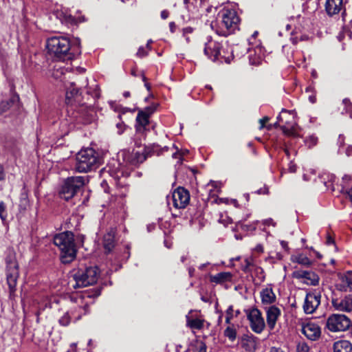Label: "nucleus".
<instances>
[{
    "label": "nucleus",
    "instance_id": "1",
    "mask_svg": "<svg viewBox=\"0 0 352 352\" xmlns=\"http://www.w3.org/2000/svg\"><path fill=\"white\" fill-rule=\"evenodd\" d=\"M65 102L67 113L71 121L76 123L88 124L91 122L94 116V110L89 106L82 102V96L75 83L71 82L67 87Z\"/></svg>",
    "mask_w": 352,
    "mask_h": 352
},
{
    "label": "nucleus",
    "instance_id": "2",
    "mask_svg": "<svg viewBox=\"0 0 352 352\" xmlns=\"http://www.w3.org/2000/svg\"><path fill=\"white\" fill-rule=\"evenodd\" d=\"M47 49L50 56L62 61L72 60L81 52L79 43L72 46L69 38L65 36H52L48 38Z\"/></svg>",
    "mask_w": 352,
    "mask_h": 352
},
{
    "label": "nucleus",
    "instance_id": "3",
    "mask_svg": "<svg viewBox=\"0 0 352 352\" xmlns=\"http://www.w3.org/2000/svg\"><path fill=\"white\" fill-rule=\"evenodd\" d=\"M54 243L60 251V260L63 263H69L74 260L77 249L74 242V235L70 231L60 232L54 237Z\"/></svg>",
    "mask_w": 352,
    "mask_h": 352
},
{
    "label": "nucleus",
    "instance_id": "4",
    "mask_svg": "<svg viewBox=\"0 0 352 352\" xmlns=\"http://www.w3.org/2000/svg\"><path fill=\"white\" fill-rule=\"evenodd\" d=\"M98 275V269L96 266L78 269L73 272V280L69 282V285L77 289L93 285L97 282Z\"/></svg>",
    "mask_w": 352,
    "mask_h": 352
},
{
    "label": "nucleus",
    "instance_id": "5",
    "mask_svg": "<svg viewBox=\"0 0 352 352\" xmlns=\"http://www.w3.org/2000/svg\"><path fill=\"white\" fill-rule=\"evenodd\" d=\"M221 21L219 24L217 33L227 36L239 30L240 18L234 9H223L221 11Z\"/></svg>",
    "mask_w": 352,
    "mask_h": 352
},
{
    "label": "nucleus",
    "instance_id": "6",
    "mask_svg": "<svg viewBox=\"0 0 352 352\" xmlns=\"http://www.w3.org/2000/svg\"><path fill=\"white\" fill-rule=\"evenodd\" d=\"M98 165V155L92 148H87L78 153L75 166L76 171L87 173L96 169Z\"/></svg>",
    "mask_w": 352,
    "mask_h": 352
},
{
    "label": "nucleus",
    "instance_id": "7",
    "mask_svg": "<svg viewBox=\"0 0 352 352\" xmlns=\"http://www.w3.org/2000/svg\"><path fill=\"white\" fill-rule=\"evenodd\" d=\"M85 178L82 176L67 177L63 183L60 190V197L69 200L72 199L85 185Z\"/></svg>",
    "mask_w": 352,
    "mask_h": 352
},
{
    "label": "nucleus",
    "instance_id": "8",
    "mask_svg": "<svg viewBox=\"0 0 352 352\" xmlns=\"http://www.w3.org/2000/svg\"><path fill=\"white\" fill-rule=\"evenodd\" d=\"M6 279L10 293L15 291L17 279L19 276V265L14 253L10 252L6 258Z\"/></svg>",
    "mask_w": 352,
    "mask_h": 352
},
{
    "label": "nucleus",
    "instance_id": "9",
    "mask_svg": "<svg viewBox=\"0 0 352 352\" xmlns=\"http://www.w3.org/2000/svg\"><path fill=\"white\" fill-rule=\"evenodd\" d=\"M277 119L278 122L284 123L281 126V129L285 135L289 136L298 135V125L294 120V114L292 112L283 109Z\"/></svg>",
    "mask_w": 352,
    "mask_h": 352
},
{
    "label": "nucleus",
    "instance_id": "10",
    "mask_svg": "<svg viewBox=\"0 0 352 352\" xmlns=\"http://www.w3.org/2000/svg\"><path fill=\"white\" fill-rule=\"evenodd\" d=\"M350 326V319L343 314H332L327 321V327L332 332L344 331Z\"/></svg>",
    "mask_w": 352,
    "mask_h": 352
},
{
    "label": "nucleus",
    "instance_id": "11",
    "mask_svg": "<svg viewBox=\"0 0 352 352\" xmlns=\"http://www.w3.org/2000/svg\"><path fill=\"white\" fill-rule=\"evenodd\" d=\"M251 329L256 333H261L265 327V322L261 311L256 307L245 311Z\"/></svg>",
    "mask_w": 352,
    "mask_h": 352
},
{
    "label": "nucleus",
    "instance_id": "12",
    "mask_svg": "<svg viewBox=\"0 0 352 352\" xmlns=\"http://www.w3.org/2000/svg\"><path fill=\"white\" fill-rule=\"evenodd\" d=\"M190 201V195L188 190L179 187L174 190L170 197H168V204L175 208L182 209L186 208Z\"/></svg>",
    "mask_w": 352,
    "mask_h": 352
},
{
    "label": "nucleus",
    "instance_id": "13",
    "mask_svg": "<svg viewBox=\"0 0 352 352\" xmlns=\"http://www.w3.org/2000/svg\"><path fill=\"white\" fill-rule=\"evenodd\" d=\"M321 294L320 292L314 290L307 294L304 304L303 310L307 314H311L316 311L320 305Z\"/></svg>",
    "mask_w": 352,
    "mask_h": 352
},
{
    "label": "nucleus",
    "instance_id": "14",
    "mask_svg": "<svg viewBox=\"0 0 352 352\" xmlns=\"http://www.w3.org/2000/svg\"><path fill=\"white\" fill-rule=\"evenodd\" d=\"M331 304L333 307L339 311H352V294H348L343 298H332Z\"/></svg>",
    "mask_w": 352,
    "mask_h": 352
},
{
    "label": "nucleus",
    "instance_id": "15",
    "mask_svg": "<svg viewBox=\"0 0 352 352\" xmlns=\"http://www.w3.org/2000/svg\"><path fill=\"white\" fill-rule=\"evenodd\" d=\"M302 333L309 340L316 341L321 336V329L318 324L307 322L302 324Z\"/></svg>",
    "mask_w": 352,
    "mask_h": 352
},
{
    "label": "nucleus",
    "instance_id": "16",
    "mask_svg": "<svg viewBox=\"0 0 352 352\" xmlns=\"http://www.w3.org/2000/svg\"><path fill=\"white\" fill-rule=\"evenodd\" d=\"M154 111L153 107H146L144 110L139 111L136 118V131L142 133L148 124V118Z\"/></svg>",
    "mask_w": 352,
    "mask_h": 352
},
{
    "label": "nucleus",
    "instance_id": "17",
    "mask_svg": "<svg viewBox=\"0 0 352 352\" xmlns=\"http://www.w3.org/2000/svg\"><path fill=\"white\" fill-rule=\"evenodd\" d=\"M295 278L303 280V282L310 285H318L320 278L318 275L312 271L300 270L294 273Z\"/></svg>",
    "mask_w": 352,
    "mask_h": 352
},
{
    "label": "nucleus",
    "instance_id": "18",
    "mask_svg": "<svg viewBox=\"0 0 352 352\" xmlns=\"http://www.w3.org/2000/svg\"><path fill=\"white\" fill-rule=\"evenodd\" d=\"M280 309L275 305H272L266 309L267 325L270 330L272 331L275 328L276 322L280 316Z\"/></svg>",
    "mask_w": 352,
    "mask_h": 352
},
{
    "label": "nucleus",
    "instance_id": "19",
    "mask_svg": "<svg viewBox=\"0 0 352 352\" xmlns=\"http://www.w3.org/2000/svg\"><path fill=\"white\" fill-rule=\"evenodd\" d=\"M336 288L340 292H352V271H348L339 276Z\"/></svg>",
    "mask_w": 352,
    "mask_h": 352
},
{
    "label": "nucleus",
    "instance_id": "20",
    "mask_svg": "<svg viewBox=\"0 0 352 352\" xmlns=\"http://www.w3.org/2000/svg\"><path fill=\"white\" fill-rule=\"evenodd\" d=\"M221 45L219 43L209 41L206 43L204 53L209 58L214 61L218 59L219 56L221 55Z\"/></svg>",
    "mask_w": 352,
    "mask_h": 352
},
{
    "label": "nucleus",
    "instance_id": "21",
    "mask_svg": "<svg viewBox=\"0 0 352 352\" xmlns=\"http://www.w3.org/2000/svg\"><path fill=\"white\" fill-rule=\"evenodd\" d=\"M104 171L108 173L115 180H118L125 176V173L122 170L121 165L118 162H113L109 164L104 168Z\"/></svg>",
    "mask_w": 352,
    "mask_h": 352
},
{
    "label": "nucleus",
    "instance_id": "22",
    "mask_svg": "<svg viewBox=\"0 0 352 352\" xmlns=\"http://www.w3.org/2000/svg\"><path fill=\"white\" fill-rule=\"evenodd\" d=\"M260 296L263 305L273 304L276 300V296L273 291L272 285H268L263 288L260 292Z\"/></svg>",
    "mask_w": 352,
    "mask_h": 352
},
{
    "label": "nucleus",
    "instance_id": "23",
    "mask_svg": "<svg viewBox=\"0 0 352 352\" xmlns=\"http://www.w3.org/2000/svg\"><path fill=\"white\" fill-rule=\"evenodd\" d=\"M343 8L342 0H327L325 10L329 16L338 14Z\"/></svg>",
    "mask_w": 352,
    "mask_h": 352
},
{
    "label": "nucleus",
    "instance_id": "24",
    "mask_svg": "<svg viewBox=\"0 0 352 352\" xmlns=\"http://www.w3.org/2000/svg\"><path fill=\"white\" fill-rule=\"evenodd\" d=\"M333 352H352V344L346 340H339L333 344Z\"/></svg>",
    "mask_w": 352,
    "mask_h": 352
},
{
    "label": "nucleus",
    "instance_id": "25",
    "mask_svg": "<svg viewBox=\"0 0 352 352\" xmlns=\"http://www.w3.org/2000/svg\"><path fill=\"white\" fill-rule=\"evenodd\" d=\"M232 274L228 272H223L218 273L215 275L210 276V281L216 284H223L227 282H230L232 278Z\"/></svg>",
    "mask_w": 352,
    "mask_h": 352
},
{
    "label": "nucleus",
    "instance_id": "26",
    "mask_svg": "<svg viewBox=\"0 0 352 352\" xmlns=\"http://www.w3.org/2000/svg\"><path fill=\"white\" fill-rule=\"evenodd\" d=\"M104 248L107 252H110L114 248V236L111 233H107L103 239Z\"/></svg>",
    "mask_w": 352,
    "mask_h": 352
},
{
    "label": "nucleus",
    "instance_id": "27",
    "mask_svg": "<svg viewBox=\"0 0 352 352\" xmlns=\"http://www.w3.org/2000/svg\"><path fill=\"white\" fill-rule=\"evenodd\" d=\"M87 94L91 95L93 98L100 97V90L98 85L94 80L90 85H87Z\"/></svg>",
    "mask_w": 352,
    "mask_h": 352
},
{
    "label": "nucleus",
    "instance_id": "28",
    "mask_svg": "<svg viewBox=\"0 0 352 352\" xmlns=\"http://www.w3.org/2000/svg\"><path fill=\"white\" fill-rule=\"evenodd\" d=\"M293 261L303 266L308 267L311 265V261L305 254H300L294 256Z\"/></svg>",
    "mask_w": 352,
    "mask_h": 352
},
{
    "label": "nucleus",
    "instance_id": "29",
    "mask_svg": "<svg viewBox=\"0 0 352 352\" xmlns=\"http://www.w3.org/2000/svg\"><path fill=\"white\" fill-rule=\"evenodd\" d=\"M187 325L191 329H201L204 327V320L198 318L190 319L187 317Z\"/></svg>",
    "mask_w": 352,
    "mask_h": 352
},
{
    "label": "nucleus",
    "instance_id": "30",
    "mask_svg": "<svg viewBox=\"0 0 352 352\" xmlns=\"http://www.w3.org/2000/svg\"><path fill=\"white\" fill-rule=\"evenodd\" d=\"M224 335L227 337L230 340L233 341L235 340L236 336V330L232 327H228L224 331Z\"/></svg>",
    "mask_w": 352,
    "mask_h": 352
},
{
    "label": "nucleus",
    "instance_id": "31",
    "mask_svg": "<svg viewBox=\"0 0 352 352\" xmlns=\"http://www.w3.org/2000/svg\"><path fill=\"white\" fill-rule=\"evenodd\" d=\"M342 104L344 106L342 113H349V117L352 118V104L350 100L347 98H345L342 100Z\"/></svg>",
    "mask_w": 352,
    "mask_h": 352
},
{
    "label": "nucleus",
    "instance_id": "32",
    "mask_svg": "<svg viewBox=\"0 0 352 352\" xmlns=\"http://www.w3.org/2000/svg\"><path fill=\"white\" fill-rule=\"evenodd\" d=\"M309 346L305 342H300L296 346V352H309Z\"/></svg>",
    "mask_w": 352,
    "mask_h": 352
},
{
    "label": "nucleus",
    "instance_id": "33",
    "mask_svg": "<svg viewBox=\"0 0 352 352\" xmlns=\"http://www.w3.org/2000/svg\"><path fill=\"white\" fill-rule=\"evenodd\" d=\"M59 323L62 326H67L70 323V316L68 312L65 313L59 319Z\"/></svg>",
    "mask_w": 352,
    "mask_h": 352
},
{
    "label": "nucleus",
    "instance_id": "34",
    "mask_svg": "<svg viewBox=\"0 0 352 352\" xmlns=\"http://www.w3.org/2000/svg\"><path fill=\"white\" fill-rule=\"evenodd\" d=\"M192 32H193V28L191 27H186V28H184L182 29L183 36L185 37L187 43L190 42V38L188 36V34H192Z\"/></svg>",
    "mask_w": 352,
    "mask_h": 352
},
{
    "label": "nucleus",
    "instance_id": "35",
    "mask_svg": "<svg viewBox=\"0 0 352 352\" xmlns=\"http://www.w3.org/2000/svg\"><path fill=\"white\" fill-rule=\"evenodd\" d=\"M252 266V258H246L245 259V265L243 267L242 270L245 272H248L251 270V267Z\"/></svg>",
    "mask_w": 352,
    "mask_h": 352
},
{
    "label": "nucleus",
    "instance_id": "36",
    "mask_svg": "<svg viewBox=\"0 0 352 352\" xmlns=\"http://www.w3.org/2000/svg\"><path fill=\"white\" fill-rule=\"evenodd\" d=\"M232 316H233V307L232 305H230L226 310V322L227 324L230 323V320L232 318Z\"/></svg>",
    "mask_w": 352,
    "mask_h": 352
},
{
    "label": "nucleus",
    "instance_id": "37",
    "mask_svg": "<svg viewBox=\"0 0 352 352\" xmlns=\"http://www.w3.org/2000/svg\"><path fill=\"white\" fill-rule=\"evenodd\" d=\"M60 20L62 21L63 23H65L67 24H68V23L72 24V23H75V19L69 14V15L64 14L63 18L60 19Z\"/></svg>",
    "mask_w": 352,
    "mask_h": 352
},
{
    "label": "nucleus",
    "instance_id": "38",
    "mask_svg": "<svg viewBox=\"0 0 352 352\" xmlns=\"http://www.w3.org/2000/svg\"><path fill=\"white\" fill-rule=\"evenodd\" d=\"M0 217L2 220L6 217V206L3 201L0 202Z\"/></svg>",
    "mask_w": 352,
    "mask_h": 352
},
{
    "label": "nucleus",
    "instance_id": "39",
    "mask_svg": "<svg viewBox=\"0 0 352 352\" xmlns=\"http://www.w3.org/2000/svg\"><path fill=\"white\" fill-rule=\"evenodd\" d=\"M196 352H206V345L201 342L196 347Z\"/></svg>",
    "mask_w": 352,
    "mask_h": 352
},
{
    "label": "nucleus",
    "instance_id": "40",
    "mask_svg": "<svg viewBox=\"0 0 352 352\" xmlns=\"http://www.w3.org/2000/svg\"><path fill=\"white\" fill-rule=\"evenodd\" d=\"M148 155V148L145 149V152L141 155L139 154V157H138V160L140 162H143L146 160L147 156Z\"/></svg>",
    "mask_w": 352,
    "mask_h": 352
},
{
    "label": "nucleus",
    "instance_id": "41",
    "mask_svg": "<svg viewBox=\"0 0 352 352\" xmlns=\"http://www.w3.org/2000/svg\"><path fill=\"white\" fill-rule=\"evenodd\" d=\"M80 315L77 316V319H80L82 314H86L88 312V305L87 304H85L83 305V307H80Z\"/></svg>",
    "mask_w": 352,
    "mask_h": 352
},
{
    "label": "nucleus",
    "instance_id": "42",
    "mask_svg": "<svg viewBox=\"0 0 352 352\" xmlns=\"http://www.w3.org/2000/svg\"><path fill=\"white\" fill-rule=\"evenodd\" d=\"M256 192L258 195H267L269 192L268 188L266 186L261 188Z\"/></svg>",
    "mask_w": 352,
    "mask_h": 352
},
{
    "label": "nucleus",
    "instance_id": "43",
    "mask_svg": "<svg viewBox=\"0 0 352 352\" xmlns=\"http://www.w3.org/2000/svg\"><path fill=\"white\" fill-rule=\"evenodd\" d=\"M173 157L175 159H177L178 162L177 163L182 164L183 161V157L181 153L175 152L173 154Z\"/></svg>",
    "mask_w": 352,
    "mask_h": 352
},
{
    "label": "nucleus",
    "instance_id": "44",
    "mask_svg": "<svg viewBox=\"0 0 352 352\" xmlns=\"http://www.w3.org/2000/svg\"><path fill=\"white\" fill-rule=\"evenodd\" d=\"M317 138L311 136L307 140V142L309 144V146H314L317 143Z\"/></svg>",
    "mask_w": 352,
    "mask_h": 352
},
{
    "label": "nucleus",
    "instance_id": "45",
    "mask_svg": "<svg viewBox=\"0 0 352 352\" xmlns=\"http://www.w3.org/2000/svg\"><path fill=\"white\" fill-rule=\"evenodd\" d=\"M269 118L268 117H264L262 119H260L259 123H260V129H262L265 127V124L267 122H268Z\"/></svg>",
    "mask_w": 352,
    "mask_h": 352
},
{
    "label": "nucleus",
    "instance_id": "46",
    "mask_svg": "<svg viewBox=\"0 0 352 352\" xmlns=\"http://www.w3.org/2000/svg\"><path fill=\"white\" fill-rule=\"evenodd\" d=\"M288 170L290 173H295L296 170V166L293 162L289 164Z\"/></svg>",
    "mask_w": 352,
    "mask_h": 352
},
{
    "label": "nucleus",
    "instance_id": "47",
    "mask_svg": "<svg viewBox=\"0 0 352 352\" xmlns=\"http://www.w3.org/2000/svg\"><path fill=\"white\" fill-rule=\"evenodd\" d=\"M160 15L162 19H166L169 16V12L166 10H164L161 12Z\"/></svg>",
    "mask_w": 352,
    "mask_h": 352
},
{
    "label": "nucleus",
    "instance_id": "48",
    "mask_svg": "<svg viewBox=\"0 0 352 352\" xmlns=\"http://www.w3.org/2000/svg\"><path fill=\"white\" fill-rule=\"evenodd\" d=\"M146 52L144 51V48L140 47L137 52V55L140 57H143V56H146Z\"/></svg>",
    "mask_w": 352,
    "mask_h": 352
},
{
    "label": "nucleus",
    "instance_id": "49",
    "mask_svg": "<svg viewBox=\"0 0 352 352\" xmlns=\"http://www.w3.org/2000/svg\"><path fill=\"white\" fill-rule=\"evenodd\" d=\"M116 126L119 130L118 133L121 134L124 131V124L122 122H119L116 124Z\"/></svg>",
    "mask_w": 352,
    "mask_h": 352
},
{
    "label": "nucleus",
    "instance_id": "50",
    "mask_svg": "<svg viewBox=\"0 0 352 352\" xmlns=\"http://www.w3.org/2000/svg\"><path fill=\"white\" fill-rule=\"evenodd\" d=\"M263 223L266 226L272 225L273 226H275L276 223L274 222L272 219H265L263 222Z\"/></svg>",
    "mask_w": 352,
    "mask_h": 352
},
{
    "label": "nucleus",
    "instance_id": "51",
    "mask_svg": "<svg viewBox=\"0 0 352 352\" xmlns=\"http://www.w3.org/2000/svg\"><path fill=\"white\" fill-rule=\"evenodd\" d=\"M5 178V172L3 165L0 164V181L4 179Z\"/></svg>",
    "mask_w": 352,
    "mask_h": 352
},
{
    "label": "nucleus",
    "instance_id": "52",
    "mask_svg": "<svg viewBox=\"0 0 352 352\" xmlns=\"http://www.w3.org/2000/svg\"><path fill=\"white\" fill-rule=\"evenodd\" d=\"M254 251L258 252V253H262L263 252V247L261 244H258L255 248H254Z\"/></svg>",
    "mask_w": 352,
    "mask_h": 352
},
{
    "label": "nucleus",
    "instance_id": "53",
    "mask_svg": "<svg viewBox=\"0 0 352 352\" xmlns=\"http://www.w3.org/2000/svg\"><path fill=\"white\" fill-rule=\"evenodd\" d=\"M169 28H170V31L172 33H174L175 32V30H176V25H175V22H170L169 23Z\"/></svg>",
    "mask_w": 352,
    "mask_h": 352
},
{
    "label": "nucleus",
    "instance_id": "54",
    "mask_svg": "<svg viewBox=\"0 0 352 352\" xmlns=\"http://www.w3.org/2000/svg\"><path fill=\"white\" fill-rule=\"evenodd\" d=\"M345 192L348 195L350 201L352 203V187L349 189L346 190Z\"/></svg>",
    "mask_w": 352,
    "mask_h": 352
},
{
    "label": "nucleus",
    "instance_id": "55",
    "mask_svg": "<svg viewBox=\"0 0 352 352\" xmlns=\"http://www.w3.org/2000/svg\"><path fill=\"white\" fill-rule=\"evenodd\" d=\"M241 227L242 229L246 230H254L255 229V226H248L246 225L241 224Z\"/></svg>",
    "mask_w": 352,
    "mask_h": 352
},
{
    "label": "nucleus",
    "instance_id": "56",
    "mask_svg": "<svg viewBox=\"0 0 352 352\" xmlns=\"http://www.w3.org/2000/svg\"><path fill=\"white\" fill-rule=\"evenodd\" d=\"M283 350L278 348L273 347L270 349V352H282Z\"/></svg>",
    "mask_w": 352,
    "mask_h": 352
},
{
    "label": "nucleus",
    "instance_id": "57",
    "mask_svg": "<svg viewBox=\"0 0 352 352\" xmlns=\"http://www.w3.org/2000/svg\"><path fill=\"white\" fill-rule=\"evenodd\" d=\"M334 243L333 239L331 236H328L327 239V244H331V243Z\"/></svg>",
    "mask_w": 352,
    "mask_h": 352
},
{
    "label": "nucleus",
    "instance_id": "58",
    "mask_svg": "<svg viewBox=\"0 0 352 352\" xmlns=\"http://www.w3.org/2000/svg\"><path fill=\"white\" fill-rule=\"evenodd\" d=\"M280 244H281V246L284 248V249H287V243L286 241H282L280 242Z\"/></svg>",
    "mask_w": 352,
    "mask_h": 352
},
{
    "label": "nucleus",
    "instance_id": "59",
    "mask_svg": "<svg viewBox=\"0 0 352 352\" xmlns=\"http://www.w3.org/2000/svg\"><path fill=\"white\" fill-rule=\"evenodd\" d=\"M351 153H352V147H350V146H349V147L347 148V150H346V155L349 156V155H351Z\"/></svg>",
    "mask_w": 352,
    "mask_h": 352
},
{
    "label": "nucleus",
    "instance_id": "60",
    "mask_svg": "<svg viewBox=\"0 0 352 352\" xmlns=\"http://www.w3.org/2000/svg\"><path fill=\"white\" fill-rule=\"evenodd\" d=\"M210 263H204L202 265H201L199 266V269L200 270H204L207 265H208Z\"/></svg>",
    "mask_w": 352,
    "mask_h": 352
},
{
    "label": "nucleus",
    "instance_id": "61",
    "mask_svg": "<svg viewBox=\"0 0 352 352\" xmlns=\"http://www.w3.org/2000/svg\"><path fill=\"white\" fill-rule=\"evenodd\" d=\"M124 97L128 98L130 96V92L129 91H124L123 94Z\"/></svg>",
    "mask_w": 352,
    "mask_h": 352
},
{
    "label": "nucleus",
    "instance_id": "62",
    "mask_svg": "<svg viewBox=\"0 0 352 352\" xmlns=\"http://www.w3.org/2000/svg\"><path fill=\"white\" fill-rule=\"evenodd\" d=\"M338 141L340 142V144H343L344 137L342 135H340L339 138H338Z\"/></svg>",
    "mask_w": 352,
    "mask_h": 352
},
{
    "label": "nucleus",
    "instance_id": "63",
    "mask_svg": "<svg viewBox=\"0 0 352 352\" xmlns=\"http://www.w3.org/2000/svg\"><path fill=\"white\" fill-rule=\"evenodd\" d=\"M145 87H146V89L148 90H149L150 88H151L150 85L148 83H147V82L145 83Z\"/></svg>",
    "mask_w": 352,
    "mask_h": 352
},
{
    "label": "nucleus",
    "instance_id": "64",
    "mask_svg": "<svg viewBox=\"0 0 352 352\" xmlns=\"http://www.w3.org/2000/svg\"><path fill=\"white\" fill-rule=\"evenodd\" d=\"M338 38L339 41H341V40H342V35L341 34H340L338 35Z\"/></svg>",
    "mask_w": 352,
    "mask_h": 352
}]
</instances>
